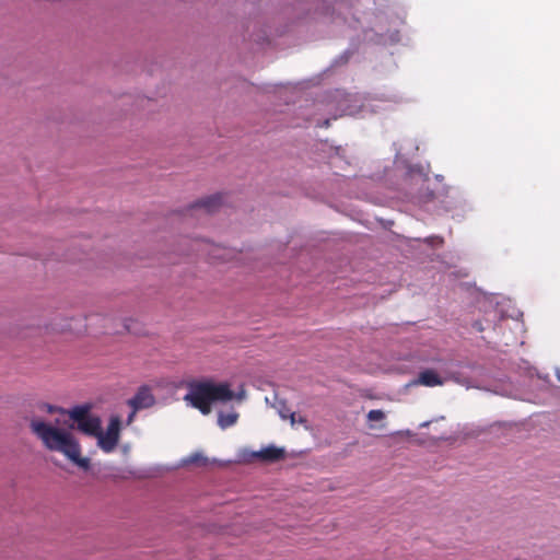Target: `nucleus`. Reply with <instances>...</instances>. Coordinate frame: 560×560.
<instances>
[{"label":"nucleus","mask_w":560,"mask_h":560,"mask_svg":"<svg viewBox=\"0 0 560 560\" xmlns=\"http://www.w3.org/2000/svg\"><path fill=\"white\" fill-rule=\"evenodd\" d=\"M30 429L46 450L62 454L80 468L85 470L90 468V459L81 456L80 443L68 429L39 418H33L30 421Z\"/></svg>","instance_id":"nucleus-1"},{"label":"nucleus","mask_w":560,"mask_h":560,"mask_svg":"<svg viewBox=\"0 0 560 560\" xmlns=\"http://www.w3.org/2000/svg\"><path fill=\"white\" fill-rule=\"evenodd\" d=\"M233 398L234 393L228 383L199 381L188 385V393L185 395L184 400L201 413L208 415L213 402H226Z\"/></svg>","instance_id":"nucleus-2"},{"label":"nucleus","mask_w":560,"mask_h":560,"mask_svg":"<svg viewBox=\"0 0 560 560\" xmlns=\"http://www.w3.org/2000/svg\"><path fill=\"white\" fill-rule=\"evenodd\" d=\"M119 432H120V419L119 417H112L109 423L107 425L106 432L104 433L102 429L100 430V434H97V444L105 452H113L119 441Z\"/></svg>","instance_id":"nucleus-3"},{"label":"nucleus","mask_w":560,"mask_h":560,"mask_svg":"<svg viewBox=\"0 0 560 560\" xmlns=\"http://www.w3.org/2000/svg\"><path fill=\"white\" fill-rule=\"evenodd\" d=\"M223 196L220 194L209 196L195 202L190 208L189 212L212 214L220 209L222 206Z\"/></svg>","instance_id":"nucleus-4"},{"label":"nucleus","mask_w":560,"mask_h":560,"mask_svg":"<svg viewBox=\"0 0 560 560\" xmlns=\"http://www.w3.org/2000/svg\"><path fill=\"white\" fill-rule=\"evenodd\" d=\"M154 402V396L148 386H141L136 395L127 401V404L135 410L149 408L153 406Z\"/></svg>","instance_id":"nucleus-5"},{"label":"nucleus","mask_w":560,"mask_h":560,"mask_svg":"<svg viewBox=\"0 0 560 560\" xmlns=\"http://www.w3.org/2000/svg\"><path fill=\"white\" fill-rule=\"evenodd\" d=\"M285 453L283 448L277 447L275 445H269L259 452L253 453V456L268 463H273L282 459Z\"/></svg>","instance_id":"nucleus-6"},{"label":"nucleus","mask_w":560,"mask_h":560,"mask_svg":"<svg viewBox=\"0 0 560 560\" xmlns=\"http://www.w3.org/2000/svg\"><path fill=\"white\" fill-rule=\"evenodd\" d=\"M443 383L442 377L435 371L429 369L420 372L418 380L415 382V384L428 387L441 386Z\"/></svg>","instance_id":"nucleus-7"},{"label":"nucleus","mask_w":560,"mask_h":560,"mask_svg":"<svg viewBox=\"0 0 560 560\" xmlns=\"http://www.w3.org/2000/svg\"><path fill=\"white\" fill-rule=\"evenodd\" d=\"M101 419L98 417L89 416L83 421L79 422L78 429L91 436L96 438L101 430Z\"/></svg>","instance_id":"nucleus-8"},{"label":"nucleus","mask_w":560,"mask_h":560,"mask_svg":"<svg viewBox=\"0 0 560 560\" xmlns=\"http://www.w3.org/2000/svg\"><path fill=\"white\" fill-rule=\"evenodd\" d=\"M91 406L90 405H81L75 406L70 410H66V413L69 415L70 419H72L77 424L79 422L86 419L90 415Z\"/></svg>","instance_id":"nucleus-9"},{"label":"nucleus","mask_w":560,"mask_h":560,"mask_svg":"<svg viewBox=\"0 0 560 560\" xmlns=\"http://www.w3.org/2000/svg\"><path fill=\"white\" fill-rule=\"evenodd\" d=\"M278 412L282 419H290L291 425L293 427L296 422L305 424L307 421L303 417L296 419L295 412H292L284 402H279Z\"/></svg>","instance_id":"nucleus-10"},{"label":"nucleus","mask_w":560,"mask_h":560,"mask_svg":"<svg viewBox=\"0 0 560 560\" xmlns=\"http://www.w3.org/2000/svg\"><path fill=\"white\" fill-rule=\"evenodd\" d=\"M237 419H238L237 412H228V413L220 412L218 416V424L221 429H226V428L235 424Z\"/></svg>","instance_id":"nucleus-11"},{"label":"nucleus","mask_w":560,"mask_h":560,"mask_svg":"<svg viewBox=\"0 0 560 560\" xmlns=\"http://www.w3.org/2000/svg\"><path fill=\"white\" fill-rule=\"evenodd\" d=\"M385 418V413L382 410L373 409L368 413V419L370 421H381Z\"/></svg>","instance_id":"nucleus-12"},{"label":"nucleus","mask_w":560,"mask_h":560,"mask_svg":"<svg viewBox=\"0 0 560 560\" xmlns=\"http://www.w3.org/2000/svg\"><path fill=\"white\" fill-rule=\"evenodd\" d=\"M43 408L48 412V413H62L65 415L66 413V410L63 408H60V407H57V406H54V405H50V404H45L43 406Z\"/></svg>","instance_id":"nucleus-13"},{"label":"nucleus","mask_w":560,"mask_h":560,"mask_svg":"<svg viewBox=\"0 0 560 560\" xmlns=\"http://www.w3.org/2000/svg\"><path fill=\"white\" fill-rule=\"evenodd\" d=\"M201 459H202V460H205V459L202 458V456H201V455H198V454H197V455H194V456H191V457H190V462H191V463H198V462H199V460H201Z\"/></svg>","instance_id":"nucleus-14"},{"label":"nucleus","mask_w":560,"mask_h":560,"mask_svg":"<svg viewBox=\"0 0 560 560\" xmlns=\"http://www.w3.org/2000/svg\"><path fill=\"white\" fill-rule=\"evenodd\" d=\"M137 411H138V410L132 409L131 413H130V415H129V417H128V423L132 422L133 417L136 416V412H137Z\"/></svg>","instance_id":"nucleus-15"},{"label":"nucleus","mask_w":560,"mask_h":560,"mask_svg":"<svg viewBox=\"0 0 560 560\" xmlns=\"http://www.w3.org/2000/svg\"><path fill=\"white\" fill-rule=\"evenodd\" d=\"M474 326H475L479 331H482V330H483V328L481 327V325H480L479 323H476Z\"/></svg>","instance_id":"nucleus-16"}]
</instances>
